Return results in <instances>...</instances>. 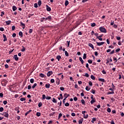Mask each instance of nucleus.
Returning a JSON list of instances; mask_svg holds the SVG:
<instances>
[{
    "label": "nucleus",
    "mask_w": 124,
    "mask_h": 124,
    "mask_svg": "<svg viewBox=\"0 0 124 124\" xmlns=\"http://www.w3.org/2000/svg\"><path fill=\"white\" fill-rule=\"evenodd\" d=\"M68 96H69V94H67L66 93H65L64 94V98L62 100L63 104H64V103H65V100L67 98V97H68Z\"/></svg>",
    "instance_id": "f257e3e1"
},
{
    "label": "nucleus",
    "mask_w": 124,
    "mask_h": 124,
    "mask_svg": "<svg viewBox=\"0 0 124 124\" xmlns=\"http://www.w3.org/2000/svg\"><path fill=\"white\" fill-rule=\"evenodd\" d=\"M99 30L101 32H104V33H106V32H107V31L104 27H101L99 28Z\"/></svg>",
    "instance_id": "f03ea898"
},
{
    "label": "nucleus",
    "mask_w": 124,
    "mask_h": 124,
    "mask_svg": "<svg viewBox=\"0 0 124 124\" xmlns=\"http://www.w3.org/2000/svg\"><path fill=\"white\" fill-rule=\"evenodd\" d=\"M85 113H87V111H82V114L83 115V118L84 119H87L89 117V114L85 115Z\"/></svg>",
    "instance_id": "7ed1b4c3"
},
{
    "label": "nucleus",
    "mask_w": 124,
    "mask_h": 124,
    "mask_svg": "<svg viewBox=\"0 0 124 124\" xmlns=\"http://www.w3.org/2000/svg\"><path fill=\"white\" fill-rule=\"evenodd\" d=\"M2 115L4 116V117H5V118H8V116H9V114H8V111L3 112Z\"/></svg>",
    "instance_id": "20e7f679"
},
{
    "label": "nucleus",
    "mask_w": 124,
    "mask_h": 124,
    "mask_svg": "<svg viewBox=\"0 0 124 124\" xmlns=\"http://www.w3.org/2000/svg\"><path fill=\"white\" fill-rule=\"evenodd\" d=\"M46 21H49V22H51V20H52V16H48L47 17L45 18Z\"/></svg>",
    "instance_id": "39448f33"
},
{
    "label": "nucleus",
    "mask_w": 124,
    "mask_h": 124,
    "mask_svg": "<svg viewBox=\"0 0 124 124\" xmlns=\"http://www.w3.org/2000/svg\"><path fill=\"white\" fill-rule=\"evenodd\" d=\"M102 36H103V34H102L98 37H96V38L99 39L100 41H102L103 40V39L102 38Z\"/></svg>",
    "instance_id": "423d86ee"
},
{
    "label": "nucleus",
    "mask_w": 124,
    "mask_h": 124,
    "mask_svg": "<svg viewBox=\"0 0 124 124\" xmlns=\"http://www.w3.org/2000/svg\"><path fill=\"white\" fill-rule=\"evenodd\" d=\"M46 11H48V12H51V7H50L49 6L47 5H46Z\"/></svg>",
    "instance_id": "0eeeda50"
},
{
    "label": "nucleus",
    "mask_w": 124,
    "mask_h": 124,
    "mask_svg": "<svg viewBox=\"0 0 124 124\" xmlns=\"http://www.w3.org/2000/svg\"><path fill=\"white\" fill-rule=\"evenodd\" d=\"M53 74V72L52 71H48L47 73V77H50V75H52Z\"/></svg>",
    "instance_id": "6e6552de"
},
{
    "label": "nucleus",
    "mask_w": 124,
    "mask_h": 124,
    "mask_svg": "<svg viewBox=\"0 0 124 124\" xmlns=\"http://www.w3.org/2000/svg\"><path fill=\"white\" fill-rule=\"evenodd\" d=\"M14 59L16 61V62H18L19 61V58H18V56L17 55H15L14 56Z\"/></svg>",
    "instance_id": "1a4fd4ad"
},
{
    "label": "nucleus",
    "mask_w": 124,
    "mask_h": 124,
    "mask_svg": "<svg viewBox=\"0 0 124 124\" xmlns=\"http://www.w3.org/2000/svg\"><path fill=\"white\" fill-rule=\"evenodd\" d=\"M96 44L97 45V46H101V45H103V44H104V42H96Z\"/></svg>",
    "instance_id": "9d476101"
},
{
    "label": "nucleus",
    "mask_w": 124,
    "mask_h": 124,
    "mask_svg": "<svg viewBox=\"0 0 124 124\" xmlns=\"http://www.w3.org/2000/svg\"><path fill=\"white\" fill-rule=\"evenodd\" d=\"M20 26L22 27V29L24 30L25 29V27H26V25L22 22H20Z\"/></svg>",
    "instance_id": "9b49d317"
},
{
    "label": "nucleus",
    "mask_w": 124,
    "mask_h": 124,
    "mask_svg": "<svg viewBox=\"0 0 124 124\" xmlns=\"http://www.w3.org/2000/svg\"><path fill=\"white\" fill-rule=\"evenodd\" d=\"M88 46H89V47H91V48H92L93 50H94V46H93V44L92 43H89L88 44Z\"/></svg>",
    "instance_id": "f8f14e48"
},
{
    "label": "nucleus",
    "mask_w": 124,
    "mask_h": 124,
    "mask_svg": "<svg viewBox=\"0 0 124 124\" xmlns=\"http://www.w3.org/2000/svg\"><path fill=\"white\" fill-rule=\"evenodd\" d=\"M19 109H20V107H17L15 108V111H17V114H19V112H20V110H19Z\"/></svg>",
    "instance_id": "ddd939ff"
},
{
    "label": "nucleus",
    "mask_w": 124,
    "mask_h": 124,
    "mask_svg": "<svg viewBox=\"0 0 124 124\" xmlns=\"http://www.w3.org/2000/svg\"><path fill=\"white\" fill-rule=\"evenodd\" d=\"M3 37L4 38L3 39L4 42H5V41H7V38H6V35H5V34H3Z\"/></svg>",
    "instance_id": "4468645a"
},
{
    "label": "nucleus",
    "mask_w": 124,
    "mask_h": 124,
    "mask_svg": "<svg viewBox=\"0 0 124 124\" xmlns=\"http://www.w3.org/2000/svg\"><path fill=\"white\" fill-rule=\"evenodd\" d=\"M84 121V118H81V119H80L78 121V124H83V121Z\"/></svg>",
    "instance_id": "2eb2a0df"
},
{
    "label": "nucleus",
    "mask_w": 124,
    "mask_h": 124,
    "mask_svg": "<svg viewBox=\"0 0 124 124\" xmlns=\"http://www.w3.org/2000/svg\"><path fill=\"white\" fill-rule=\"evenodd\" d=\"M79 60L80 62H81V64H84V60H83V59H82V57H79Z\"/></svg>",
    "instance_id": "dca6fc26"
},
{
    "label": "nucleus",
    "mask_w": 124,
    "mask_h": 124,
    "mask_svg": "<svg viewBox=\"0 0 124 124\" xmlns=\"http://www.w3.org/2000/svg\"><path fill=\"white\" fill-rule=\"evenodd\" d=\"M56 59L58 60V62H60V60L62 59V57L60 55H58L56 57Z\"/></svg>",
    "instance_id": "f3484780"
},
{
    "label": "nucleus",
    "mask_w": 124,
    "mask_h": 124,
    "mask_svg": "<svg viewBox=\"0 0 124 124\" xmlns=\"http://www.w3.org/2000/svg\"><path fill=\"white\" fill-rule=\"evenodd\" d=\"M1 85L2 86H3V87H5V86H6V83H5V82L4 81H2Z\"/></svg>",
    "instance_id": "a211bd4d"
},
{
    "label": "nucleus",
    "mask_w": 124,
    "mask_h": 124,
    "mask_svg": "<svg viewBox=\"0 0 124 124\" xmlns=\"http://www.w3.org/2000/svg\"><path fill=\"white\" fill-rule=\"evenodd\" d=\"M40 77H41V78H44V77H45V75H44L43 73H41L39 75Z\"/></svg>",
    "instance_id": "6ab92c4d"
},
{
    "label": "nucleus",
    "mask_w": 124,
    "mask_h": 124,
    "mask_svg": "<svg viewBox=\"0 0 124 124\" xmlns=\"http://www.w3.org/2000/svg\"><path fill=\"white\" fill-rule=\"evenodd\" d=\"M12 8L13 11H16V10H17V7H16V6H13Z\"/></svg>",
    "instance_id": "aec40b11"
},
{
    "label": "nucleus",
    "mask_w": 124,
    "mask_h": 124,
    "mask_svg": "<svg viewBox=\"0 0 124 124\" xmlns=\"http://www.w3.org/2000/svg\"><path fill=\"white\" fill-rule=\"evenodd\" d=\"M86 67L87 68H88L89 71H91V68H90V67H89V64L88 63H87L86 64Z\"/></svg>",
    "instance_id": "412c9836"
},
{
    "label": "nucleus",
    "mask_w": 124,
    "mask_h": 124,
    "mask_svg": "<svg viewBox=\"0 0 124 124\" xmlns=\"http://www.w3.org/2000/svg\"><path fill=\"white\" fill-rule=\"evenodd\" d=\"M41 4H42V2L41 1V0H39L38 2V5H39V6H40Z\"/></svg>",
    "instance_id": "4be33fe9"
},
{
    "label": "nucleus",
    "mask_w": 124,
    "mask_h": 124,
    "mask_svg": "<svg viewBox=\"0 0 124 124\" xmlns=\"http://www.w3.org/2000/svg\"><path fill=\"white\" fill-rule=\"evenodd\" d=\"M50 84L48 83V84H46L45 87L46 89H49L50 88Z\"/></svg>",
    "instance_id": "5701e85b"
},
{
    "label": "nucleus",
    "mask_w": 124,
    "mask_h": 124,
    "mask_svg": "<svg viewBox=\"0 0 124 124\" xmlns=\"http://www.w3.org/2000/svg\"><path fill=\"white\" fill-rule=\"evenodd\" d=\"M6 25H9L11 24V20H8L7 21H6Z\"/></svg>",
    "instance_id": "b1692460"
},
{
    "label": "nucleus",
    "mask_w": 124,
    "mask_h": 124,
    "mask_svg": "<svg viewBox=\"0 0 124 124\" xmlns=\"http://www.w3.org/2000/svg\"><path fill=\"white\" fill-rule=\"evenodd\" d=\"M31 110H29L28 111H27L26 113H25V116L27 117V116H28V114H30V113H31Z\"/></svg>",
    "instance_id": "393cba45"
},
{
    "label": "nucleus",
    "mask_w": 124,
    "mask_h": 124,
    "mask_svg": "<svg viewBox=\"0 0 124 124\" xmlns=\"http://www.w3.org/2000/svg\"><path fill=\"white\" fill-rule=\"evenodd\" d=\"M19 35L20 36V37H23V32L22 31H19Z\"/></svg>",
    "instance_id": "a878e982"
},
{
    "label": "nucleus",
    "mask_w": 124,
    "mask_h": 124,
    "mask_svg": "<svg viewBox=\"0 0 124 124\" xmlns=\"http://www.w3.org/2000/svg\"><path fill=\"white\" fill-rule=\"evenodd\" d=\"M83 59V60H86V59H87V54L84 53Z\"/></svg>",
    "instance_id": "bb28decb"
},
{
    "label": "nucleus",
    "mask_w": 124,
    "mask_h": 124,
    "mask_svg": "<svg viewBox=\"0 0 124 124\" xmlns=\"http://www.w3.org/2000/svg\"><path fill=\"white\" fill-rule=\"evenodd\" d=\"M56 83L57 85H60V79L57 78V79L56 81Z\"/></svg>",
    "instance_id": "cd10ccee"
},
{
    "label": "nucleus",
    "mask_w": 124,
    "mask_h": 124,
    "mask_svg": "<svg viewBox=\"0 0 124 124\" xmlns=\"http://www.w3.org/2000/svg\"><path fill=\"white\" fill-rule=\"evenodd\" d=\"M69 4V2H68V0H66L65 1V3H64L65 6H67L68 4Z\"/></svg>",
    "instance_id": "c85d7f7f"
},
{
    "label": "nucleus",
    "mask_w": 124,
    "mask_h": 124,
    "mask_svg": "<svg viewBox=\"0 0 124 124\" xmlns=\"http://www.w3.org/2000/svg\"><path fill=\"white\" fill-rule=\"evenodd\" d=\"M30 83H31V84H33V83H34V79L31 78L30 79Z\"/></svg>",
    "instance_id": "c756f323"
},
{
    "label": "nucleus",
    "mask_w": 124,
    "mask_h": 124,
    "mask_svg": "<svg viewBox=\"0 0 124 124\" xmlns=\"http://www.w3.org/2000/svg\"><path fill=\"white\" fill-rule=\"evenodd\" d=\"M21 52H25L26 51V47H24V46H22V48L21 50Z\"/></svg>",
    "instance_id": "7c9ffc66"
},
{
    "label": "nucleus",
    "mask_w": 124,
    "mask_h": 124,
    "mask_svg": "<svg viewBox=\"0 0 124 124\" xmlns=\"http://www.w3.org/2000/svg\"><path fill=\"white\" fill-rule=\"evenodd\" d=\"M95 121H96L95 118H93L92 119V121H91V123H92L93 124H94V122H95Z\"/></svg>",
    "instance_id": "2f4dec72"
},
{
    "label": "nucleus",
    "mask_w": 124,
    "mask_h": 124,
    "mask_svg": "<svg viewBox=\"0 0 124 124\" xmlns=\"http://www.w3.org/2000/svg\"><path fill=\"white\" fill-rule=\"evenodd\" d=\"M99 81H101V82H105V79L104 78H99Z\"/></svg>",
    "instance_id": "473e14b6"
},
{
    "label": "nucleus",
    "mask_w": 124,
    "mask_h": 124,
    "mask_svg": "<svg viewBox=\"0 0 124 124\" xmlns=\"http://www.w3.org/2000/svg\"><path fill=\"white\" fill-rule=\"evenodd\" d=\"M85 90H86V91H90V90H91V88H89V86H87L86 87V88H85Z\"/></svg>",
    "instance_id": "72a5a7b5"
},
{
    "label": "nucleus",
    "mask_w": 124,
    "mask_h": 124,
    "mask_svg": "<svg viewBox=\"0 0 124 124\" xmlns=\"http://www.w3.org/2000/svg\"><path fill=\"white\" fill-rule=\"evenodd\" d=\"M113 61H115V62H118V60L117 59V58H116L115 57H113Z\"/></svg>",
    "instance_id": "f704fd0d"
},
{
    "label": "nucleus",
    "mask_w": 124,
    "mask_h": 124,
    "mask_svg": "<svg viewBox=\"0 0 124 124\" xmlns=\"http://www.w3.org/2000/svg\"><path fill=\"white\" fill-rule=\"evenodd\" d=\"M94 102H95V100H94V99H92L90 103L92 104H93V103H94Z\"/></svg>",
    "instance_id": "c9c22d12"
},
{
    "label": "nucleus",
    "mask_w": 124,
    "mask_h": 124,
    "mask_svg": "<svg viewBox=\"0 0 124 124\" xmlns=\"http://www.w3.org/2000/svg\"><path fill=\"white\" fill-rule=\"evenodd\" d=\"M113 93H114V92L113 91L109 92L107 93V94H113Z\"/></svg>",
    "instance_id": "e433bc0d"
},
{
    "label": "nucleus",
    "mask_w": 124,
    "mask_h": 124,
    "mask_svg": "<svg viewBox=\"0 0 124 124\" xmlns=\"http://www.w3.org/2000/svg\"><path fill=\"white\" fill-rule=\"evenodd\" d=\"M64 53H65V56L66 57H68V52H67V51H64Z\"/></svg>",
    "instance_id": "4c0bfd02"
},
{
    "label": "nucleus",
    "mask_w": 124,
    "mask_h": 124,
    "mask_svg": "<svg viewBox=\"0 0 124 124\" xmlns=\"http://www.w3.org/2000/svg\"><path fill=\"white\" fill-rule=\"evenodd\" d=\"M36 116L37 117H40V116H41V113L40 112H37Z\"/></svg>",
    "instance_id": "58836bf2"
},
{
    "label": "nucleus",
    "mask_w": 124,
    "mask_h": 124,
    "mask_svg": "<svg viewBox=\"0 0 124 124\" xmlns=\"http://www.w3.org/2000/svg\"><path fill=\"white\" fill-rule=\"evenodd\" d=\"M62 116V113H59L58 116V119H61Z\"/></svg>",
    "instance_id": "ea45409f"
},
{
    "label": "nucleus",
    "mask_w": 124,
    "mask_h": 124,
    "mask_svg": "<svg viewBox=\"0 0 124 124\" xmlns=\"http://www.w3.org/2000/svg\"><path fill=\"white\" fill-rule=\"evenodd\" d=\"M37 86V84L34 83L33 85L32 86V89H34Z\"/></svg>",
    "instance_id": "a19ab883"
},
{
    "label": "nucleus",
    "mask_w": 124,
    "mask_h": 124,
    "mask_svg": "<svg viewBox=\"0 0 124 124\" xmlns=\"http://www.w3.org/2000/svg\"><path fill=\"white\" fill-rule=\"evenodd\" d=\"M81 102L82 105H85V100H84V99H82L81 100Z\"/></svg>",
    "instance_id": "79ce46f5"
},
{
    "label": "nucleus",
    "mask_w": 124,
    "mask_h": 124,
    "mask_svg": "<svg viewBox=\"0 0 124 124\" xmlns=\"http://www.w3.org/2000/svg\"><path fill=\"white\" fill-rule=\"evenodd\" d=\"M91 79H92V80H95V77H94L93 76V75H91Z\"/></svg>",
    "instance_id": "37998d69"
},
{
    "label": "nucleus",
    "mask_w": 124,
    "mask_h": 124,
    "mask_svg": "<svg viewBox=\"0 0 124 124\" xmlns=\"http://www.w3.org/2000/svg\"><path fill=\"white\" fill-rule=\"evenodd\" d=\"M56 114V112H52L50 114H49L50 117H52V116H54Z\"/></svg>",
    "instance_id": "c03bdc74"
},
{
    "label": "nucleus",
    "mask_w": 124,
    "mask_h": 124,
    "mask_svg": "<svg viewBox=\"0 0 124 124\" xmlns=\"http://www.w3.org/2000/svg\"><path fill=\"white\" fill-rule=\"evenodd\" d=\"M52 102H53L54 103H57V100H56V99H55V98H53Z\"/></svg>",
    "instance_id": "a18cd8bd"
},
{
    "label": "nucleus",
    "mask_w": 124,
    "mask_h": 124,
    "mask_svg": "<svg viewBox=\"0 0 124 124\" xmlns=\"http://www.w3.org/2000/svg\"><path fill=\"white\" fill-rule=\"evenodd\" d=\"M107 112H108V113H111V108H107Z\"/></svg>",
    "instance_id": "49530a36"
},
{
    "label": "nucleus",
    "mask_w": 124,
    "mask_h": 124,
    "mask_svg": "<svg viewBox=\"0 0 124 124\" xmlns=\"http://www.w3.org/2000/svg\"><path fill=\"white\" fill-rule=\"evenodd\" d=\"M88 62L90 64H92L93 63V61H92V60H88Z\"/></svg>",
    "instance_id": "de8ad7c7"
},
{
    "label": "nucleus",
    "mask_w": 124,
    "mask_h": 124,
    "mask_svg": "<svg viewBox=\"0 0 124 124\" xmlns=\"http://www.w3.org/2000/svg\"><path fill=\"white\" fill-rule=\"evenodd\" d=\"M34 7H35V8H37V7H38V5H37V3H34Z\"/></svg>",
    "instance_id": "09e8293b"
},
{
    "label": "nucleus",
    "mask_w": 124,
    "mask_h": 124,
    "mask_svg": "<svg viewBox=\"0 0 124 124\" xmlns=\"http://www.w3.org/2000/svg\"><path fill=\"white\" fill-rule=\"evenodd\" d=\"M25 100H26V98H24V97H22L20 98V101H25Z\"/></svg>",
    "instance_id": "8fccbe9b"
},
{
    "label": "nucleus",
    "mask_w": 124,
    "mask_h": 124,
    "mask_svg": "<svg viewBox=\"0 0 124 124\" xmlns=\"http://www.w3.org/2000/svg\"><path fill=\"white\" fill-rule=\"evenodd\" d=\"M42 106V102H39L38 104V107H41Z\"/></svg>",
    "instance_id": "3c124183"
},
{
    "label": "nucleus",
    "mask_w": 124,
    "mask_h": 124,
    "mask_svg": "<svg viewBox=\"0 0 124 124\" xmlns=\"http://www.w3.org/2000/svg\"><path fill=\"white\" fill-rule=\"evenodd\" d=\"M42 99H43L44 100V99H45V98H46V95L45 94H43L42 95Z\"/></svg>",
    "instance_id": "603ef678"
},
{
    "label": "nucleus",
    "mask_w": 124,
    "mask_h": 124,
    "mask_svg": "<svg viewBox=\"0 0 124 124\" xmlns=\"http://www.w3.org/2000/svg\"><path fill=\"white\" fill-rule=\"evenodd\" d=\"M3 15H4V12L2 11L1 12V15H0L1 17H3Z\"/></svg>",
    "instance_id": "864d4df0"
},
{
    "label": "nucleus",
    "mask_w": 124,
    "mask_h": 124,
    "mask_svg": "<svg viewBox=\"0 0 124 124\" xmlns=\"http://www.w3.org/2000/svg\"><path fill=\"white\" fill-rule=\"evenodd\" d=\"M34 14H29L28 15V18H31V16H33Z\"/></svg>",
    "instance_id": "5fc2aeb1"
},
{
    "label": "nucleus",
    "mask_w": 124,
    "mask_h": 124,
    "mask_svg": "<svg viewBox=\"0 0 124 124\" xmlns=\"http://www.w3.org/2000/svg\"><path fill=\"white\" fill-rule=\"evenodd\" d=\"M74 101H77L78 100V98H77V97H74Z\"/></svg>",
    "instance_id": "6e6d98bb"
},
{
    "label": "nucleus",
    "mask_w": 124,
    "mask_h": 124,
    "mask_svg": "<svg viewBox=\"0 0 124 124\" xmlns=\"http://www.w3.org/2000/svg\"><path fill=\"white\" fill-rule=\"evenodd\" d=\"M83 76H84L85 77H89V74L88 73H86L84 75H83Z\"/></svg>",
    "instance_id": "4d7b16f0"
},
{
    "label": "nucleus",
    "mask_w": 124,
    "mask_h": 124,
    "mask_svg": "<svg viewBox=\"0 0 124 124\" xmlns=\"http://www.w3.org/2000/svg\"><path fill=\"white\" fill-rule=\"evenodd\" d=\"M0 31H4V29L2 27L0 28Z\"/></svg>",
    "instance_id": "13d9d810"
},
{
    "label": "nucleus",
    "mask_w": 124,
    "mask_h": 124,
    "mask_svg": "<svg viewBox=\"0 0 124 124\" xmlns=\"http://www.w3.org/2000/svg\"><path fill=\"white\" fill-rule=\"evenodd\" d=\"M3 110H4L3 108L2 107L0 108V112H3Z\"/></svg>",
    "instance_id": "bf43d9fd"
},
{
    "label": "nucleus",
    "mask_w": 124,
    "mask_h": 124,
    "mask_svg": "<svg viewBox=\"0 0 124 124\" xmlns=\"http://www.w3.org/2000/svg\"><path fill=\"white\" fill-rule=\"evenodd\" d=\"M65 106H66V107H68V106H69V103H66L65 104Z\"/></svg>",
    "instance_id": "052dcab7"
},
{
    "label": "nucleus",
    "mask_w": 124,
    "mask_h": 124,
    "mask_svg": "<svg viewBox=\"0 0 124 124\" xmlns=\"http://www.w3.org/2000/svg\"><path fill=\"white\" fill-rule=\"evenodd\" d=\"M91 27H95V23H93L91 24Z\"/></svg>",
    "instance_id": "680f3d73"
},
{
    "label": "nucleus",
    "mask_w": 124,
    "mask_h": 124,
    "mask_svg": "<svg viewBox=\"0 0 124 124\" xmlns=\"http://www.w3.org/2000/svg\"><path fill=\"white\" fill-rule=\"evenodd\" d=\"M46 99H47V100H50V99H51V97H50V96H46Z\"/></svg>",
    "instance_id": "e2e57ef3"
},
{
    "label": "nucleus",
    "mask_w": 124,
    "mask_h": 124,
    "mask_svg": "<svg viewBox=\"0 0 124 124\" xmlns=\"http://www.w3.org/2000/svg\"><path fill=\"white\" fill-rule=\"evenodd\" d=\"M50 82H51V83H55V79H51V80H50Z\"/></svg>",
    "instance_id": "0e129e2a"
},
{
    "label": "nucleus",
    "mask_w": 124,
    "mask_h": 124,
    "mask_svg": "<svg viewBox=\"0 0 124 124\" xmlns=\"http://www.w3.org/2000/svg\"><path fill=\"white\" fill-rule=\"evenodd\" d=\"M116 39H117V40H121V37H120V36H117V37H116Z\"/></svg>",
    "instance_id": "69168bd1"
},
{
    "label": "nucleus",
    "mask_w": 124,
    "mask_h": 124,
    "mask_svg": "<svg viewBox=\"0 0 124 124\" xmlns=\"http://www.w3.org/2000/svg\"><path fill=\"white\" fill-rule=\"evenodd\" d=\"M60 89L61 90V91H64V88L63 87H60Z\"/></svg>",
    "instance_id": "338daca9"
},
{
    "label": "nucleus",
    "mask_w": 124,
    "mask_h": 124,
    "mask_svg": "<svg viewBox=\"0 0 124 124\" xmlns=\"http://www.w3.org/2000/svg\"><path fill=\"white\" fill-rule=\"evenodd\" d=\"M110 124H115V123L114 122L113 120H111L110 122Z\"/></svg>",
    "instance_id": "774afa93"
}]
</instances>
